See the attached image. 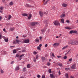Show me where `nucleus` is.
Segmentation results:
<instances>
[{
	"label": "nucleus",
	"instance_id": "f257e3e1",
	"mask_svg": "<svg viewBox=\"0 0 78 78\" xmlns=\"http://www.w3.org/2000/svg\"><path fill=\"white\" fill-rule=\"evenodd\" d=\"M68 44L71 45H77L78 44V41H76L69 40L68 41Z\"/></svg>",
	"mask_w": 78,
	"mask_h": 78
},
{
	"label": "nucleus",
	"instance_id": "f03ea898",
	"mask_svg": "<svg viewBox=\"0 0 78 78\" xmlns=\"http://www.w3.org/2000/svg\"><path fill=\"white\" fill-rule=\"evenodd\" d=\"M44 22L45 23L46 25L45 27L43 29H42L41 30V31L42 33H43V32H45L47 30V27L48 26V22L47 20H46L44 21Z\"/></svg>",
	"mask_w": 78,
	"mask_h": 78
},
{
	"label": "nucleus",
	"instance_id": "7ed1b4c3",
	"mask_svg": "<svg viewBox=\"0 0 78 78\" xmlns=\"http://www.w3.org/2000/svg\"><path fill=\"white\" fill-rule=\"evenodd\" d=\"M39 14L40 15V16H41V17H42L43 15L44 14H46V15H47V13H46V12H43L42 11H40L39 12Z\"/></svg>",
	"mask_w": 78,
	"mask_h": 78
},
{
	"label": "nucleus",
	"instance_id": "20e7f679",
	"mask_svg": "<svg viewBox=\"0 0 78 78\" xmlns=\"http://www.w3.org/2000/svg\"><path fill=\"white\" fill-rule=\"evenodd\" d=\"M54 24L55 25H59L60 26V23H59V22L58 21H55L53 22Z\"/></svg>",
	"mask_w": 78,
	"mask_h": 78
},
{
	"label": "nucleus",
	"instance_id": "39448f33",
	"mask_svg": "<svg viewBox=\"0 0 78 78\" xmlns=\"http://www.w3.org/2000/svg\"><path fill=\"white\" fill-rule=\"evenodd\" d=\"M30 24L31 26H34L35 25H37V24H39V23L38 22H32Z\"/></svg>",
	"mask_w": 78,
	"mask_h": 78
},
{
	"label": "nucleus",
	"instance_id": "423d86ee",
	"mask_svg": "<svg viewBox=\"0 0 78 78\" xmlns=\"http://www.w3.org/2000/svg\"><path fill=\"white\" fill-rule=\"evenodd\" d=\"M58 45H59V43H54L53 45V46H54V47H57L58 46Z\"/></svg>",
	"mask_w": 78,
	"mask_h": 78
},
{
	"label": "nucleus",
	"instance_id": "0eeeda50",
	"mask_svg": "<svg viewBox=\"0 0 78 78\" xmlns=\"http://www.w3.org/2000/svg\"><path fill=\"white\" fill-rule=\"evenodd\" d=\"M50 77L51 78H55V76L53 74H50Z\"/></svg>",
	"mask_w": 78,
	"mask_h": 78
},
{
	"label": "nucleus",
	"instance_id": "6e6552de",
	"mask_svg": "<svg viewBox=\"0 0 78 78\" xmlns=\"http://www.w3.org/2000/svg\"><path fill=\"white\" fill-rule=\"evenodd\" d=\"M62 6H63V7H64L65 8H66V7L67 6V5L66 4L63 3L62 5Z\"/></svg>",
	"mask_w": 78,
	"mask_h": 78
},
{
	"label": "nucleus",
	"instance_id": "1a4fd4ad",
	"mask_svg": "<svg viewBox=\"0 0 78 78\" xmlns=\"http://www.w3.org/2000/svg\"><path fill=\"white\" fill-rule=\"evenodd\" d=\"M32 17V15L31 14H29V16L28 17V19H30Z\"/></svg>",
	"mask_w": 78,
	"mask_h": 78
},
{
	"label": "nucleus",
	"instance_id": "9d476101",
	"mask_svg": "<svg viewBox=\"0 0 78 78\" xmlns=\"http://www.w3.org/2000/svg\"><path fill=\"white\" fill-rule=\"evenodd\" d=\"M76 67V65L75 64H74L71 67L72 69H74L75 68V67Z\"/></svg>",
	"mask_w": 78,
	"mask_h": 78
},
{
	"label": "nucleus",
	"instance_id": "9b49d317",
	"mask_svg": "<svg viewBox=\"0 0 78 78\" xmlns=\"http://www.w3.org/2000/svg\"><path fill=\"white\" fill-rule=\"evenodd\" d=\"M50 1V0H48L45 1V2L43 4V5H47V3H48V2H49Z\"/></svg>",
	"mask_w": 78,
	"mask_h": 78
},
{
	"label": "nucleus",
	"instance_id": "f8f14e48",
	"mask_svg": "<svg viewBox=\"0 0 78 78\" xmlns=\"http://www.w3.org/2000/svg\"><path fill=\"white\" fill-rule=\"evenodd\" d=\"M60 22H62V23H64V19L63 18L61 19H60Z\"/></svg>",
	"mask_w": 78,
	"mask_h": 78
},
{
	"label": "nucleus",
	"instance_id": "ddd939ff",
	"mask_svg": "<svg viewBox=\"0 0 78 78\" xmlns=\"http://www.w3.org/2000/svg\"><path fill=\"white\" fill-rule=\"evenodd\" d=\"M57 64H58L59 66L60 67H61V66H62V63H57Z\"/></svg>",
	"mask_w": 78,
	"mask_h": 78
},
{
	"label": "nucleus",
	"instance_id": "4468645a",
	"mask_svg": "<svg viewBox=\"0 0 78 78\" xmlns=\"http://www.w3.org/2000/svg\"><path fill=\"white\" fill-rule=\"evenodd\" d=\"M19 70V67L17 66L16 67L15 70L16 71H17V70Z\"/></svg>",
	"mask_w": 78,
	"mask_h": 78
},
{
	"label": "nucleus",
	"instance_id": "2eb2a0df",
	"mask_svg": "<svg viewBox=\"0 0 78 78\" xmlns=\"http://www.w3.org/2000/svg\"><path fill=\"white\" fill-rule=\"evenodd\" d=\"M24 42L25 43H28V42H29V40H25L24 41Z\"/></svg>",
	"mask_w": 78,
	"mask_h": 78
},
{
	"label": "nucleus",
	"instance_id": "dca6fc26",
	"mask_svg": "<svg viewBox=\"0 0 78 78\" xmlns=\"http://www.w3.org/2000/svg\"><path fill=\"white\" fill-rule=\"evenodd\" d=\"M65 16H66V15L64 14H62L61 15L60 17H61V18H62V17H65Z\"/></svg>",
	"mask_w": 78,
	"mask_h": 78
},
{
	"label": "nucleus",
	"instance_id": "f3484780",
	"mask_svg": "<svg viewBox=\"0 0 78 78\" xmlns=\"http://www.w3.org/2000/svg\"><path fill=\"white\" fill-rule=\"evenodd\" d=\"M68 45L66 46L65 47H64L63 48H62V50H64L65 49H66V48H67V47H68Z\"/></svg>",
	"mask_w": 78,
	"mask_h": 78
},
{
	"label": "nucleus",
	"instance_id": "a211bd4d",
	"mask_svg": "<svg viewBox=\"0 0 78 78\" xmlns=\"http://www.w3.org/2000/svg\"><path fill=\"white\" fill-rule=\"evenodd\" d=\"M65 28L66 29H67L68 30H71V29H72V28H71L70 27H66Z\"/></svg>",
	"mask_w": 78,
	"mask_h": 78
},
{
	"label": "nucleus",
	"instance_id": "6ab92c4d",
	"mask_svg": "<svg viewBox=\"0 0 78 78\" xmlns=\"http://www.w3.org/2000/svg\"><path fill=\"white\" fill-rule=\"evenodd\" d=\"M65 76H66V78H69V75H68V73H66L65 74Z\"/></svg>",
	"mask_w": 78,
	"mask_h": 78
},
{
	"label": "nucleus",
	"instance_id": "aec40b11",
	"mask_svg": "<svg viewBox=\"0 0 78 78\" xmlns=\"http://www.w3.org/2000/svg\"><path fill=\"white\" fill-rule=\"evenodd\" d=\"M22 15L23 16L25 17L26 16H28V14L26 13H24L22 14Z\"/></svg>",
	"mask_w": 78,
	"mask_h": 78
},
{
	"label": "nucleus",
	"instance_id": "412c9836",
	"mask_svg": "<svg viewBox=\"0 0 78 78\" xmlns=\"http://www.w3.org/2000/svg\"><path fill=\"white\" fill-rule=\"evenodd\" d=\"M10 30L11 31H13L14 30V27H12L10 28Z\"/></svg>",
	"mask_w": 78,
	"mask_h": 78
},
{
	"label": "nucleus",
	"instance_id": "4be33fe9",
	"mask_svg": "<svg viewBox=\"0 0 78 78\" xmlns=\"http://www.w3.org/2000/svg\"><path fill=\"white\" fill-rule=\"evenodd\" d=\"M9 5L10 6H12L13 5V2H11L9 3Z\"/></svg>",
	"mask_w": 78,
	"mask_h": 78
},
{
	"label": "nucleus",
	"instance_id": "5701e85b",
	"mask_svg": "<svg viewBox=\"0 0 78 78\" xmlns=\"http://www.w3.org/2000/svg\"><path fill=\"white\" fill-rule=\"evenodd\" d=\"M41 59L43 61H45V58L44 57H42L41 58Z\"/></svg>",
	"mask_w": 78,
	"mask_h": 78
},
{
	"label": "nucleus",
	"instance_id": "b1692460",
	"mask_svg": "<svg viewBox=\"0 0 78 78\" xmlns=\"http://www.w3.org/2000/svg\"><path fill=\"white\" fill-rule=\"evenodd\" d=\"M47 66H50L51 65V63H50V62H48V63H47Z\"/></svg>",
	"mask_w": 78,
	"mask_h": 78
},
{
	"label": "nucleus",
	"instance_id": "393cba45",
	"mask_svg": "<svg viewBox=\"0 0 78 78\" xmlns=\"http://www.w3.org/2000/svg\"><path fill=\"white\" fill-rule=\"evenodd\" d=\"M35 42H39V40L37 39L35 40Z\"/></svg>",
	"mask_w": 78,
	"mask_h": 78
},
{
	"label": "nucleus",
	"instance_id": "a878e982",
	"mask_svg": "<svg viewBox=\"0 0 78 78\" xmlns=\"http://www.w3.org/2000/svg\"><path fill=\"white\" fill-rule=\"evenodd\" d=\"M5 42H7L8 41V38H7L6 39L5 38V39H4Z\"/></svg>",
	"mask_w": 78,
	"mask_h": 78
},
{
	"label": "nucleus",
	"instance_id": "bb28decb",
	"mask_svg": "<svg viewBox=\"0 0 78 78\" xmlns=\"http://www.w3.org/2000/svg\"><path fill=\"white\" fill-rule=\"evenodd\" d=\"M48 72L49 73H51V69H49Z\"/></svg>",
	"mask_w": 78,
	"mask_h": 78
},
{
	"label": "nucleus",
	"instance_id": "cd10ccee",
	"mask_svg": "<svg viewBox=\"0 0 78 78\" xmlns=\"http://www.w3.org/2000/svg\"><path fill=\"white\" fill-rule=\"evenodd\" d=\"M16 43H17V44H19V42H20V41L19 40H16Z\"/></svg>",
	"mask_w": 78,
	"mask_h": 78
},
{
	"label": "nucleus",
	"instance_id": "c85d7f7f",
	"mask_svg": "<svg viewBox=\"0 0 78 78\" xmlns=\"http://www.w3.org/2000/svg\"><path fill=\"white\" fill-rule=\"evenodd\" d=\"M16 52H17V51L15 50H14L13 51V53H16Z\"/></svg>",
	"mask_w": 78,
	"mask_h": 78
},
{
	"label": "nucleus",
	"instance_id": "c756f323",
	"mask_svg": "<svg viewBox=\"0 0 78 78\" xmlns=\"http://www.w3.org/2000/svg\"><path fill=\"white\" fill-rule=\"evenodd\" d=\"M27 68H30V64H28L27 65Z\"/></svg>",
	"mask_w": 78,
	"mask_h": 78
},
{
	"label": "nucleus",
	"instance_id": "7c9ffc66",
	"mask_svg": "<svg viewBox=\"0 0 78 78\" xmlns=\"http://www.w3.org/2000/svg\"><path fill=\"white\" fill-rule=\"evenodd\" d=\"M73 33V30H72L70 31L69 33H70V34H72Z\"/></svg>",
	"mask_w": 78,
	"mask_h": 78
},
{
	"label": "nucleus",
	"instance_id": "2f4dec72",
	"mask_svg": "<svg viewBox=\"0 0 78 78\" xmlns=\"http://www.w3.org/2000/svg\"><path fill=\"white\" fill-rule=\"evenodd\" d=\"M1 73H3L4 71H3V70H2V69H1Z\"/></svg>",
	"mask_w": 78,
	"mask_h": 78
},
{
	"label": "nucleus",
	"instance_id": "473e14b6",
	"mask_svg": "<svg viewBox=\"0 0 78 78\" xmlns=\"http://www.w3.org/2000/svg\"><path fill=\"white\" fill-rule=\"evenodd\" d=\"M26 7H29L30 6V5L28 4H27L26 5Z\"/></svg>",
	"mask_w": 78,
	"mask_h": 78
},
{
	"label": "nucleus",
	"instance_id": "72a5a7b5",
	"mask_svg": "<svg viewBox=\"0 0 78 78\" xmlns=\"http://www.w3.org/2000/svg\"><path fill=\"white\" fill-rule=\"evenodd\" d=\"M23 72H25V71H26V68H24L23 69Z\"/></svg>",
	"mask_w": 78,
	"mask_h": 78
},
{
	"label": "nucleus",
	"instance_id": "f704fd0d",
	"mask_svg": "<svg viewBox=\"0 0 78 78\" xmlns=\"http://www.w3.org/2000/svg\"><path fill=\"white\" fill-rule=\"evenodd\" d=\"M63 58L64 59H67V56L65 55V56Z\"/></svg>",
	"mask_w": 78,
	"mask_h": 78
},
{
	"label": "nucleus",
	"instance_id": "c9c22d12",
	"mask_svg": "<svg viewBox=\"0 0 78 78\" xmlns=\"http://www.w3.org/2000/svg\"><path fill=\"white\" fill-rule=\"evenodd\" d=\"M65 69L66 70H70V68H66Z\"/></svg>",
	"mask_w": 78,
	"mask_h": 78
},
{
	"label": "nucleus",
	"instance_id": "e433bc0d",
	"mask_svg": "<svg viewBox=\"0 0 78 78\" xmlns=\"http://www.w3.org/2000/svg\"><path fill=\"white\" fill-rule=\"evenodd\" d=\"M12 16L11 15H9V20H10V19H11V18Z\"/></svg>",
	"mask_w": 78,
	"mask_h": 78
},
{
	"label": "nucleus",
	"instance_id": "4c0bfd02",
	"mask_svg": "<svg viewBox=\"0 0 78 78\" xmlns=\"http://www.w3.org/2000/svg\"><path fill=\"white\" fill-rule=\"evenodd\" d=\"M73 33H75V34L77 33V31H76V30H75L73 31Z\"/></svg>",
	"mask_w": 78,
	"mask_h": 78
},
{
	"label": "nucleus",
	"instance_id": "58836bf2",
	"mask_svg": "<svg viewBox=\"0 0 78 78\" xmlns=\"http://www.w3.org/2000/svg\"><path fill=\"white\" fill-rule=\"evenodd\" d=\"M66 22H67V23H70V21H69V20H66Z\"/></svg>",
	"mask_w": 78,
	"mask_h": 78
},
{
	"label": "nucleus",
	"instance_id": "ea45409f",
	"mask_svg": "<svg viewBox=\"0 0 78 78\" xmlns=\"http://www.w3.org/2000/svg\"><path fill=\"white\" fill-rule=\"evenodd\" d=\"M37 49H38V50H41V47H39V46H38L37 48Z\"/></svg>",
	"mask_w": 78,
	"mask_h": 78
},
{
	"label": "nucleus",
	"instance_id": "a19ab883",
	"mask_svg": "<svg viewBox=\"0 0 78 78\" xmlns=\"http://www.w3.org/2000/svg\"><path fill=\"white\" fill-rule=\"evenodd\" d=\"M45 78V75H43L42 76V78Z\"/></svg>",
	"mask_w": 78,
	"mask_h": 78
},
{
	"label": "nucleus",
	"instance_id": "79ce46f5",
	"mask_svg": "<svg viewBox=\"0 0 78 78\" xmlns=\"http://www.w3.org/2000/svg\"><path fill=\"white\" fill-rule=\"evenodd\" d=\"M52 56L53 57H54V58H55V55H54V53H52Z\"/></svg>",
	"mask_w": 78,
	"mask_h": 78
},
{
	"label": "nucleus",
	"instance_id": "37998d69",
	"mask_svg": "<svg viewBox=\"0 0 78 78\" xmlns=\"http://www.w3.org/2000/svg\"><path fill=\"white\" fill-rule=\"evenodd\" d=\"M24 55H24V54H22L20 56V58H21V57H22V56H24Z\"/></svg>",
	"mask_w": 78,
	"mask_h": 78
},
{
	"label": "nucleus",
	"instance_id": "c03bdc74",
	"mask_svg": "<svg viewBox=\"0 0 78 78\" xmlns=\"http://www.w3.org/2000/svg\"><path fill=\"white\" fill-rule=\"evenodd\" d=\"M69 62H71L72 61V58H70L69 60Z\"/></svg>",
	"mask_w": 78,
	"mask_h": 78
},
{
	"label": "nucleus",
	"instance_id": "a18cd8bd",
	"mask_svg": "<svg viewBox=\"0 0 78 78\" xmlns=\"http://www.w3.org/2000/svg\"><path fill=\"white\" fill-rule=\"evenodd\" d=\"M7 25H12V24H11L10 23H8L7 24Z\"/></svg>",
	"mask_w": 78,
	"mask_h": 78
},
{
	"label": "nucleus",
	"instance_id": "49530a36",
	"mask_svg": "<svg viewBox=\"0 0 78 78\" xmlns=\"http://www.w3.org/2000/svg\"><path fill=\"white\" fill-rule=\"evenodd\" d=\"M61 57H62L61 56H59L58 55L57 56V58H61Z\"/></svg>",
	"mask_w": 78,
	"mask_h": 78
},
{
	"label": "nucleus",
	"instance_id": "de8ad7c7",
	"mask_svg": "<svg viewBox=\"0 0 78 78\" xmlns=\"http://www.w3.org/2000/svg\"><path fill=\"white\" fill-rule=\"evenodd\" d=\"M38 58H39V56H38V55H37L36 57V59H37Z\"/></svg>",
	"mask_w": 78,
	"mask_h": 78
},
{
	"label": "nucleus",
	"instance_id": "09e8293b",
	"mask_svg": "<svg viewBox=\"0 0 78 78\" xmlns=\"http://www.w3.org/2000/svg\"><path fill=\"white\" fill-rule=\"evenodd\" d=\"M34 55H37V52H36V51H34Z\"/></svg>",
	"mask_w": 78,
	"mask_h": 78
},
{
	"label": "nucleus",
	"instance_id": "8fccbe9b",
	"mask_svg": "<svg viewBox=\"0 0 78 78\" xmlns=\"http://www.w3.org/2000/svg\"><path fill=\"white\" fill-rule=\"evenodd\" d=\"M34 62H36V59L35 57L34 58Z\"/></svg>",
	"mask_w": 78,
	"mask_h": 78
},
{
	"label": "nucleus",
	"instance_id": "3c124183",
	"mask_svg": "<svg viewBox=\"0 0 78 78\" xmlns=\"http://www.w3.org/2000/svg\"><path fill=\"white\" fill-rule=\"evenodd\" d=\"M3 7H0V9L1 10H3Z\"/></svg>",
	"mask_w": 78,
	"mask_h": 78
},
{
	"label": "nucleus",
	"instance_id": "603ef678",
	"mask_svg": "<svg viewBox=\"0 0 78 78\" xmlns=\"http://www.w3.org/2000/svg\"><path fill=\"white\" fill-rule=\"evenodd\" d=\"M13 44H16V41H14L13 42Z\"/></svg>",
	"mask_w": 78,
	"mask_h": 78
},
{
	"label": "nucleus",
	"instance_id": "864d4df0",
	"mask_svg": "<svg viewBox=\"0 0 78 78\" xmlns=\"http://www.w3.org/2000/svg\"><path fill=\"white\" fill-rule=\"evenodd\" d=\"M16 57L17 58L18 57H19V55L18 54H16Z\"/></svg>",
	"mask_w": 78,
	"mask_h": 78
},
{
	"label": "nucleus",
	"instance_id": "5fc2aeb1",
	"mask_svg": "<svg viewBox=\"0 0 78 78\" xmlns=\"http://www.w3.org/2000/svg\"><path fill=\"white\" fill-rule=\"evenodd\" d=\"M52 9H55V6H53L52 7Z\"/></svg>",
	"mask_w": 78,
	"mask_h": 78
},
{
	"label": "nucleus",
	"instance_id": "6e6d98bb",
	"mask_svg": "<svg viewBox=\"0 0 78 78\" xmlns=\"http://www.w3.org/2000/svg\"><path fill=\"white\" fill-rule=\"evenodd\" d=\"M37 78H40L41 77V76L39 75H38L37 76Z\"/></svg>",
	"mask_w": 78,
	"mask_h": 78
},
{
	"label": "nucleus",
	"instance_id": "4d7b16f0",
	"mask_svg": "<svg viewBox=\"0 0 78 78\" xmlns=\"http://www.w3.org/2000/svg\"><path fill=\"white\" fill-rule=\"evenodd\" d=\"M58 74L59 75H61V72H60V71H59L58 72Z\"/></svg>",
	"mask_w": 78,
	"mask_h": 78
},
{
	"label": "nucleus",
	"instance_id": "13d9d810",
	"mask_svg": "<svg viewBox=\"0 0 78 78\" xmlns=\"http://www.w3.org/2000/svg\"><path fill=\"white\" fill-rule=\"evenodd\" d=\"M2 35L0 34V39H2Z\"/></svg>",
	"mask_w": 78,
	"mask_h": 78
},
{
	"label": "nucleus",
	"instance_id": "bf43d9fd",
	"mask_svg": "<svg viewBox=\"0 0 78 78\" xmlns=\"http://www.w3.org/2000/svg\"><path fill=\"white\" fill-rule=\"evenodd\" d=\"M2 37V38H3V39H5V38H6V37L5 36H3Z\"/></svg>",
	"mask_w": 78,
	"mask_h": 78
},
{
	"label": "nucleus",
	"instance_id": "052dcab7",
	"mask_svg": "<svg viewBox=\"0 0 78 78\" xmlns=\"http://www.w3.org/2000/svg\"><path fill=\"white\" fill-rule=\"evenodd\" d=\"M39 47H42V44H40L39 45Z\"/></svg>",
	"mask_w": 78,
	"mask_h": 78
},
{
	"label": "nucleus",
	"instance_id": "680f3d73",
	"mask_svg": "<svg viewBox=\"0 0 78 78\" xmlns=\"http://www.w3.org/2000/svg\"><path fill=\"white\" fill-rule=\"evenodd\" d=\"M43 67V68L45 69V68H46V67L45 66H44Z\"/></svg>",
	"mask_w": 78,
	"mask_h": 78
},
{
	"label": "nucleus",
	"instance_id": "e2e57ef3",
	"mask_svg": "<svg viewBox=\"0 0 78 78\" xmlns=\"http://www.w3.org/2000/svg\"><path fill=\"white\" fill-rule=\"evenodd\" d=\"M13 63H14V62H13V61L11 62V64H13Z\"/></svg>",
	"mask_w": 78,
	"mask_h": 78
},
{
	"label": "nucleus",
	"instance_id": "0e129e2a",
	"mask_svg": "<svg viewBox=\"0 0 78 78\" xmlns=\"http://www.w3.org/2000/svg\"><path fill=\"white\" fill-rule=\"evenodd\" d=\"M2 20V16H0V21H1Z\"/></svg>",
	"mask_w": 78,
	"mask_h": 78
},
{
	"label": "nucleus",
	"instance_id": "69168bd1",
	"mask_svg": "<svg viewBox=\"0 0 78 78\" xmlns=\"http://www.w3.org/2000/svg\"><path fill=\"white\" fill-rule=\"evenodd\" d=\"M42 37H40V39H42Z\"/></svg>",
	"mask_w": 78,
	"mask_h": 78
},
{
	"label": "nucleus",
	"instance_id": "338daca9",
	"mask_svg": "<svg viewBox=\"0 0 78 78\" xmlns=\"http://www.w3.org/2000/svg\"><path fill=\"white\" fill-rule=\"evenodd\" d=\"M47 45H48L47 44H46L45 45V47H47Z\"/></svg>",
	"mask_w": 78,
	"mask_h": 78
},
{
	"label": "nucleus",
	"instance_id": "774afa93",
	"mask_svg": "<svg viewBox=\"0 0 78 78\" xmlns=\"http://www.w3.org/2000/svg\"><path fill=\"white\" fill-rule=\"evenodd\" d=\"M70 78H74V77H73L72 76H70Z\"/></svg>",
	"mask_w": 78,
	"mask_h": 78
}]
</instances>
